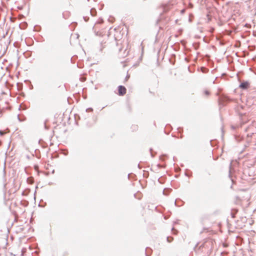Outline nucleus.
Returning a JSON list of instances; mask_svg holds the SVG:
<instances>
[{"instance_id": "nucleus-6", "label": "nucleus", "mask_w": 256, "mask_h": 256, "mask_svg": "<svg viewBox=\"0 0 256 256\" xmlns=\"http://www.w3.org/2000/svg\"><path fill=\"white\" fill-rule=\"evenodd\" d=\"M246 26H247L248 28H249L250 26V25L248 24H246Z\"/></svg>"}, {"instance_id": "nucleus-5", "label": "nucleus", "mask_w": 256, "mask_h": 256, "mask_svg": "<svg viewBox=\"0 0 256 256\" xmlns=\"http://www.w3.org/2000/svg\"><path fill=\"white\" fill-rule=\"evenodd\" d=\"M231 32H228L227 34H228V35H230Z\"/></svg>"}, {"instance_id": "nucleus-4", "label": "nucleus", "mask_w": 256, "mask_h": 256, "mask_svg": "<svg viewBox=\"0 0 256 256\" xmlns=\"http://www.w3.org/2000/svg\"><path fill=\"white\" fill-rule=\"evenodd\" d=\"M205 93H206V95H208L209 94V93L208 91H206Z\"/></svg>"}, {"instance_id": "nucleus-3", "label": "nucleus", "mask_w": 256, "mask_h": 256, "mask_svg": "<svg viewBox=\"0 0 256 256\" xmlns=\"http://www.w3.org/2000/svg\"><path fill=\"white\" fill-rule=\"evenodd\" d=\"M5 134L4 132L2 131V130H0V136H2L3 134Z\"/></svg>"}, {"instance_id": "nucleus-1", "label": "nucleus", "mask_w": 256, "mask_h": 256, "mask_svg": "<svg viewBox=\"0 0 256 256\" xmlns=\"http://www.w3.org/2000/svg\"><path fill=\"white\" fill-rule=\"evenodd\" d=\"M126 89L124 86H118V94L120 96H124V94H126Z\"/></svg>"}, {"instance_id": "nucleus-2", "label": "nucleus", "mask_w": 256, "mask_h": 256, "mask_svg": "<svg viewBox=\"0 0 256 256\" xmlns=\"http://www.w3.org/2000/svg\"><path fill=\"white\" fill-rule=\"evenodd\" d=\"M250 87V83L248 82H242L240 85V88L243 90L248 89Z\"/></svg>"}]
</instances>
